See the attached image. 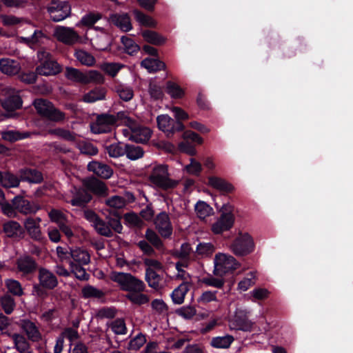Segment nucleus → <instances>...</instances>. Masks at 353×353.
Returning <instances> with one entry per match:
<instances>
[{
	"label": "nucleus",
	"mask_w": 353,
	"mask_h": 353,
	"mask_svg": "<svg viewBox=\"0 0 353 353\" xmlns=\"http://www.w3.org/2000/svg\"><path fill=\"white\" fill-rule=\"evenodd\" d=\"M124 123L125 126L121 130V132L123 135L128 140L144 143L150 139L152 134L150 128L140 125L137 121L130 117H126Z\"/></svg>",
	"instance_id": "1"
},
{
	"label": "nucleus",
	"mask_w": 353,
	"mask_h": 353,
	"mask_svg": "<svg viewBox=\"0 0 353 353\" xmlns=\"http://www.w3.org/2000/svg\"><path fill=\"white\" fill-rule=\"evenodd\" d=\"M65 76L70 81L82 84L103 83L104 82L103 76L99 71L94 70L83 72L77 68L67 67Z\"/></svg>",
	"instance_id": "2"
},
{
	"label": "nucleus",
	"mask_w": 353,
	"mask_h": 353,
	"mask_svg": "<svg viewBox=\"0 0 353 353\" xmlns=\"http://www.w3.org/2000/svg\"><path fill=\"white\" fill-rule=\"evenodd\" d=\"M88 31L81 37L73 28L67 26H58L55 27L53 35L56 39L65 45L72 46L77 43L85 44L89 40Z\"/></svg>",
	"instance_id": "3"
},
{
	"label": "nucleus",
	"mask_w": 353,
	"mask_h": 353,
	"mask_svg": "<svg viewBox=\"0 0 353 353\" xmlns=\"http://www.w3.org/2000/svg\"><path fill=\"white\" fill-rule=\"evenodd\" d=\"M240 267V263L231 255L225 253H217L214 259V275L223 277L232 273Z\"/></svg>",
	"instance_id": "4"
},
{
	"label": "nucleus",
	"mask_w": 353,
	"mask_h": 353,
	"mask_svg": "<svg viewBox=\"0 0 353 353\" xmlns=\"http://www.w3.org/2000/svg\"><path fill=\"white\" fill-rule=\"evenodd\" d=\"M111 279L117 283L123 290L129 292L143 291L145 285L143 281L128 273L114 272L111 274Z\"/></svg>",
	"instance_id": "5"
},
{
	"label": "nucleus",
	"mask_w": 353,
	"mask_h": 353,
	"mask_svg": "<svg viewBox=\"0 0 353 353\" xmlns=\"http://www.w3.org/2000/svg\"><path fill=\"white\" fill-rule=\"evenodd\" d=\"M150 179L153 184L163 189L173 188L179 183L177 180L169 177L168 166L165 165L154 166Z\"/></svg>",
	"instance_id": "6"
},
{
	"label": "nucleus",
	"mask_w": 353,
	"mask_h": 353,
	"mask_svg": "<svg viewBox=\"0 0 353 353\" xmlns=\"http://www.w3.org/2000/svg\"><path fill=\"white\" fill-rule=\"evenodd\" d=\"M40 64L37 68V72L43 76L55 75L61 70V67L54 61L50 54L45 51L38 53Z\"/></svg>",
	"instance_id": "7"
},
{
	"label": "nucleus",
	"mask_w": 353,
	"mask_h": 353,
	"mask_svg": "<svg viewBox=\"0 0 353 353\" xmlns=\"http://www.w3.org/2000/svg\"><path fill=\"white\" fill-rule=\"evenodd\" d=\"M230 250L236 256H245L254 250V242L248 233L241 234L230 245Z\"/></svg>",
	"instance_id": "8"
},
{
	"label": "nucleus",
	"mask_w": 353,
	"mask_h": 353,
	"mask_svg": "<svg viewBox=\"0 0 353 353\" xmlns=\"http://www.w3.org/2000/svg\"><path fill=\"white\" fill-rule=\"evenodd\" d=\"M48 12L54 21H61L68 17L71 13V8L67 1L52 0L48 6Z\"/></svg>",
	"instance_id": "9"
},
{
	"label": "nucleus",
	"mask_w": 353,
	"mask_h": 353,
	"mask_svg": "<svg viewBox=\"0 0 353 353\" xmlns=\"http://www.w3.org/2000/svg\"><path fill=\"white\" fill-rule=\"evenodd\" d=\"M234 215L231 206L223 205L221 217L212 225V230L214 234H221L230 229L234 224Z\"/></svg>",
	"instance_id": "10"
},
{
	"label": "nucleus",
	"mask_w": 353,
	"mask_h": 353,
	"mask_svg": "<svg viewBox=\"0 0 353 353\" xmlns=\"http://www.w3.org/2000/svg\"><path fill=\"white\" fill-rule=\"evenodd\" d=\"M252 322L248 318L247 312L241 309H237L229 321V327L232 330L249 332L252 330Z\"/></svg>",
	"instance_id": "11"
},
{
	"label": "nucleus",
	"mask_w": 353,
	"mask_h": 353,
	"mask_svg": "<svg viewBox=\"0 0 353 353\" xmlns=\"http://www.w3.org/2000/svg\"><path fill=\"white\" fill-rule=\"evenodd\" d=\"M159 128L164 132L167 136L173 134L176 131L183 129V125L181 121H174L168 114H161L157 118Z\"/></svg>",
	"instance_id": "12"
},
{
	"label": "nucleus",
	"mask_w": 353,
	"mask_h": 353,
	"mask_svg": "<svg viewBox=\"0 0 353 353\" xmlns=\"http://www.w3.org/2000/svg\"><path fill=\"white\" fill-rule=\"evenodd\" d=\"M12 203L14 209L23 214H35L41 208L37 203L29 201L20 196H15L12 199Z\"/></svg>",
	"instance_id": "13"
},
{
	"label": "nucleus",
	"mask_w": 353,
	"mask_h": 353,
	"mask_svg": "<svg viewBox=\"0 0 353 353\" xmlns=\"http://www.w3.org/2000/svg\"><path fill=\"white\" fill-rule=\"evenodd\" d=\"M116 122L113 115L102 114L98 116L94 123L91 124V130L94 134L110 132Z\"/></svg>",
	"instance_id": "14"
},
{
	"label": "nucleus",
	"mask_w": 353,
	"mask_h": 353,
	"mask_svg": "<svg viewBox=\"0 0 353 353\" xmlns=\"http://www.w3.org/2000/svg\"><path fill=\"white\" fill-rule=\"evenodd\" d=\"M70 194L65 196V200L73 206H83L92 199L90 194L82 188H73Z\"/></svg>",
	"instance_id": "15"
},
{
	"label": "nucleus",
	"mask_w": 353,
	"mask_h": 353,
	"mask_svg": "<svg viewBox=\"0 0 353 353\" xmlns=\"http://www.w3.org/2000/svg\"><path fill=\"white\" fill-rule=\"evenodd\" d=\"M155 228L163 238H168L172 234V226L168 214L165 212L159 213L154 219Z\"/></svg>",
	"instance_id": "16"
},
{
	"label": "nucleus",
	"mask_w": 353,
	"mask_h": 353,
	"mask_svg": "<svg viewBox=\"0 0 353 353\" xmlns=\"http://www.w3.org/2000/svg\"><path fill=\"white\" fill-rule=\"evenodd\" d=\"M60 231L66 236L69 240L77 239H85L87 236V232L79 225H71L68 220L58 226Z\"/></svg>",
	"instance_id": "17"
},
{
	"label": "nucleus",
	"mask_w": 353,
	"mask_h": 353,
	"mask_svg": "<svg viewBox=\"0 0 353 353\" xmlns=\"http://www.w3.org/2000/svg\"><path fill=\"white\" fill-rule=\"evenodd\" d=\"M88 169L103 179H110L113 174L112 169L108 165L95 161H91L88 164Z\"/></svg>",
	"instance_id": "18"
},
{
	"label": "nucleus",
	"mask_w": 353,
	"mask_h": 353,
	"mask_svg": "<svg viewBox=\"0 0 353 353\" xmlns=\"http://www.w3.org/2000/svg\"><path fill=\"white\" fill-rule=\"evenodd\" d=\"M38 278L40 285L46 289H53L58 284L54 274L46 268L39 269Z\"/></svg>",
	"instance_id": "19"
},
{
	"label": "nucleus",
	"mask_w": 353,
	"mask_h": 353,
	"mask_svg": "<svg viewBox=\"0 0 353 353\" xmlns=\"http://www.w3.org/2000/svg\"><path fill=\"white\" fill-rule=\"evenodd\" d=\"M21 325L23 330L26 332L30 340L39 341L41 339V334L34 323L26 319L21 321Z\"/></svg>",
	"instance_id": "20"
},
{
	"label": "nucleus",
	"mask_w": 353,
	"mask_h": 353,
	"mask_svg": "<svg viewBox=\"0 0 353 353\" xmlns=\"http://www.w3.org/2000/svg\"><path fill=\"white\" fill-rule=\"evenodd\" d=\"M111 22L123 32L132 30V26L128 14H114L110 16Z\"/></svg>",
	"instance_id": "21"
},
{
	"label": "nucleus",
	"mask_w": 353,
	"mask_h": 353,
	"mask_svg": "<svg viewBox=\"0 0 353 353\" xmlns=\"http://www.w3.org/2000/svg\"><path fill=\"white\" fill-rule=\"evenodd\" d=\"M21 69L20 65L17 61L5 58L0 60V70L8 75H14L17 74Z\"/></svg>",
	"instance_id": "22"
},
{
	"label": "nucleus",
	"mask_w": 353,
	"mask_h": 353,
	"mask_svg": "<svg viewBox=\"0 0 353 353\" xmlns=\"http://www.w3.org/2000/svg\"><path fill=\"white\" fill-rule=\"evenodd\" d=\"M3 230L9 237H19L23 236L24 231L20 224L14 221H10L3 224Z\"/></svg>",
	"instance_id": "23"
},
{
	"label": "nucleus",
	"mask_w": 353,
	"mask_h": 353,
	"mask_svg": "<svg viewBox=\"0 0 353 353\" xmlns=\"http://www.w3.org/2000/svg\"><path fill=\"white\" fill-rule=\"evenodd\" d=\"M17 269L23 274H29L33 272L36 268L34 261L29 256H21L17 262Z\"/></svg>",
	"instance_id": "24"
},
{
	"label": "nucleus",
	"mask_w": 353,
	"mask_h": 353,
	"mask_svg": "<svg viewBox=\"0 0 353 353\" xmlns=\"http://www.w3.org/2000/svg\"><path fill=\"white\" fill-rule=\"evenodd\" d=\"M190 284L188 281H183L172 293V299L174 303L181 304L184 301L185 296L188 292Z\"/></svg>",
	"instance_id": "25"
},
{
	"label": "nucleus",
	"mask_w": 353,
	"mask_h": 353,
	"mask_svg": "<svg viewBox=\"0 0 353 353\" xmlns=\"http://www.w3.org/2000/svg\"><path fill=\"white\" fill-rule=\"evenodd\" d=\"M21 42L26 43L30 48H34L44 42L47 39L46 35L40 30H34L33 34L30 37H19Z\"/></svg>",
	"instance_id": "26"
},
{
	"label": "nucleus",
	"mask_w": 353,
	"mask_h": 353,
	"mask_svg": "<svg viewBox=\"0 0 353 353\" xmlns=\"http://www.w3.org/2000/svg\"><path fill=\"white\" fill-rule=\"evenodd\" d=\"M85 185L90 190L99 196H105L108 194L105 183L95 178L88 180Z\"/></svg>",
	"instance_id": "27"
},
{
	"label": "nucleus",
	"mask_w": 353,
	"mask_h": 353,
	"mask_svg": "<svg viewBox=\"0 0 353 353\" xmlns=\"http://www.w3.org/2000/svg\"><path fill=\"white\" fill-rule=\"evenodd\" d=\"M24 227L32 238L36 240L41 239V232L36 220L32 218L27 219L24 222Z\"/></svg>",
	"instance_id": "28"
},
{
	"label": "nucleus",
	"mask_w": 353,
	"mask_h": 353,
	"mask_svg": "<svg viewBox=\"0 0 353 353\" xmlns=\"http://www.w3.org/2000/svg\"><path fill=\"white\" fill-rule=\"evenodd\" d=\"M20 178L22 181H26L32 183H38L42 181L41 174L31 169H23L20 171Z\"/></svg>",
	"instance_id": "29"
},
{
	"label": "nucleus",
	"mask_w": 353,
	"mask_h": 353,
	"mask_svg": "<svg viewBox=\"0 0 353 353\" xmlns=\"http://www.w3.org/2000/svg\"><path fill=\"white\" fill-rule=\"evenodd\" d=\"M70 256L79 265H87L90 261V256L87 250L76 248L70 250Z\"/></svg>",
	"instance_id": "30"
},
{
	"label": "nucleus",
	"mask_w": 353,
	"mask_h": 353,
	"mask_svg": "<svg viewBox=\"0 0 353 353\" xmlns=\"http://www.w3.org/2000/svg\"><path fill=\"white\" fill-rule=\"evenodd\" d=\"M208 183L214 188L225 192H230L234 189L232 185L216 176L209 177Z\"/></svg>",
	"instance_id": "31"
},
{
	"label": "nucleus",
	"mask_w": 353,
	"mask_h": 353,
	"mask_svg": "<svg viewBox=\"0 0 353 353\" xmlns=\"http://www.w3.org/2000/svg\"><path fill=\"white\" fill-rule=\"evenodd\" d=\"M93 30H99L101 32V35L96 39H91L92 45L98 50H105L108 47L109 43L108 34L103 32V29L101 28L94 27Z\"/></svg>",
	"instance_id": "32"
},
{
	"label": "nucleus",
	"mask_w": 353,
	"mask_h": 353,
	"mask_svg": "<svg viewBox=\"0 0 353 353\" xmlns=\"http://www.w3.org/2000/svg\"><path fill=\"white\" fill-rule=\"evenodd\" d=\"M141 65L145 68L149 72H155L164 69L165 65L161 61L157 59L146 58L143 59Z\"/></svg>",
	"instance_id": "33"
},
{
	"label": "nucleus",
	"mask_w": 353,
	"mask_h": 353,
	"mask_svg": "<svg viewBox=\"0 0 353 353\" xmlns=\"http://www.w3.org/2000/svg\"><path fill=\"white\" fill-rule=\"evenodd\" d=\"M105 91L102 88H95L86 93L83 97V101L86 103H94L105 98Z\"/></svg>",
	"instance_id": "34"
},
{
	"label": "nucleus",
	"mask_w": 353,
	"mask_h": 353,
	"mask_svg": "<svg viewBox=\"0 0 353 353\" xmlns=\"http://www.w3.org/2000/svg\"><path fill=\"white\" fill-rule=\"evenodd\" d=\"M22 105V101L19 94H14L8 97L2 102L3 108L8 111L19 109Z\"/></svg>",
	"instance_id": "35"
},
{
	"label": "nucleus",
	"mask_w": 353,
	"mask_h": 353,
	"mask_svg": "<svg viewBox=\"0 0 353 353\" xmlns=\"http://www.w3.org/2000/svg\"><path fill=\"white\" fill-rule=\"evenodd\" d=\"M74 57L82 65L86 66H92L96 61L94 57L90 53L83 50H76Z\"/></svg>",
	"instance_id": "36"
},
{
	"label": "nucleus",
	"mask_w": 353,
	"mask_h": 353,
	"mask_svg": "<svg viewBox=\"0 0 353 353\" xmlns=\"http://www.w3.org/2000/svg\"><path fill=\"white\" fill-rule=\"evenodd\" d=\"M256 280V272H249L245 277L239 282L237 290L240 292L247 291L251 286L255 284Z\"/></svg>",
	"instance_id": "37"
},
{
	"label": "nucleus",
	"mask_w": 353,
	"mask_h": 353,
	"mask_svg": "<svg viewBox=\"0 0 353 353\" xmlns=\"http://www.w3.org/2000/svg\"><path fill=\"white\" fill-rule=\"evenodd\" d=\"M115 91L119 98L124 101H129L134 97L132 88L125 84L118 85L115 88Z\"/></svg>",
	"instance_id": "38"
},
{
	"label": "nucleus",
	"mask_w": 353,
	"mask_h": 353,
	"mask_svg": "<svg viewBox=\"0 0 353 353\" xmlns=\"http://www.w3.org/2000/svg\"><path fill=\"white\" fill-rule=\"evenodd\" d=\"M234 341V337L227 334L222 336H216L212 338L211 341L212 346L216 348H228Z\"/></svg>",
	"instance_id": "39"
},
{
	"label": "nucleus",
	"mask_w": 353,
	"mask_h": 353,
	"mask_svg": "<svg viewBox=\"0 0 353 353\" xmlns=\"http://www.w3.org/2000/svg\"><path fill=\"white\" fill-rule=\"evenodd\" d=\"M143 291H133L128 292L126 298L130 300L133 304L143 305L148 303L150 299L148 295L143 294Z\"/></svg>",
	"instance_id": "40"
},
{
	"label": "nucleus",
	"mask_w": 353,
	"mask_h": 353,
	"mask_svg": "<svg viewBox=\"0 0 353 353\" xmlns=\"http://www.w3.org/2000/svg\"><path fill=\"white\" fill-rule=\"evenodd\" d=\"M101 18V15L99 13L90 12L84 15L81 19L76 23V26H87L91 28L94 24Z\"/></svg>",
	"instance_id": "41"
},
{
	"label": "nucleus",
	"mask_w": 353,
	"mask_h": 353,
	"mask_svg": "<svg viewBox=\"0 0 353 353\" xmlns=\"http://www.w3.org/2000/svg\"><path fill=\"white\" fill-rule=\"evenodd\" d=\"M133 13L135 19L141 26L149 28H154L156 26L157 22L151 17L138 10H134Z\"/></svg>",
	"instance_id": "42"
},
{
	"label": "nucleus",
	"mask_w": 353,
	"mask_h": 353,
	"mask_svg": "<svg viewBox=\"0 0 353 353\" xmlns=\"http://www.w3.org/2000/svg\"><path fill=\"white\" fill-rule=\"evenodd\" d=\"M142 36L147 42L154 45H162L166 41L165 37L153 31H145Z\"/></svg>",
	"instance_id": "43"
},
{
	"label": "nucleus",
	"mask_w": 353,
	"mask_h": 353,
	"mask_svg": "<svg viewBox=\"0 0 353 353\" xmlns=\"http://www.w3.org/2000/svg\"><path fill=\"white\" fill-rule=\"evenodd\" d=\"M195 211L197 216L205 219L213 213V209L204 201H198L195 205Z\"/></svg>",
	"instance_id": "44"
},
{
	"label": "nucleus",
	"mask_w": 353,
	"mask_h": 353,
	"mask_svg": "<svg viewBox=\"0 0 353 353\" xmlns=\"http://www.w3.org/2000/svg\"><path fill=\"white\" fill-rule=\"evenodd\" d=\"M143 150L141 147L134 145H126L125 154L130 160H137L143 156Z\"/></svg>",
	"instance_id": "45"
},
{
	"label": "nucleus",
	"mask_w": 353,
	"mask_h": 353,
	"mask_svg": "<svg viewBox=\"0 0 353 353\" xmlns=\"http://www.w3.org/2000/svg\"><path fill=\"white\" fill-rule=\"evenodd\" d=\"M0 182L1 185L6 188H15L19 184V180L18 178L9 172L3 174L1 173Z\"/></svg>",
	"instance_id": "46"
},
{
	"label": "nucleus",
	"mask_w": 353,
	"mask_h": 353,
	"mask_svg": "<svg viewBox=\"0 0 353 353\" xmlns=\"http://www.w3.org/2000/svg\"><path fill=\"white\" fill-rule=\"evenodd\" d=\"M33 104L37 112L43 117H46L48 112L53 106L52 103L42 99H36Z\"/></svg>",
	"instance_id": "47"
},
{
	"label": "nucleus",
	"mask_w": 353,
	"mask_h": 353,
	"mask_svg": "<svg viewBox=\"0 0 353 353\" xmlns=\"http://www.w3.org/2000/svg\"><path fill=\"white\" fill-rule=\"evenodd\" d=\"M48 132V134L54 135L58 138H61L66 141H75V134L72 133L69 130L63 128H58L52 130H49Z\"/></svg>",
	"instance_id": "48"
},
{
	"label": "nucleus",
	"mask_w": 353,
	"mask_h": 353,
	"mask_svg": "<svg viewBox=\"0 0 353 353\" xmlns=\"http://www.w3.org/2000/svg\"><path fill=\"white\" fill-rule=\"evenodd\" d=\"M70 272L79 280L85 281L89 279V274L79 264H75L73 261L70 262Z\"/></svg>",
	"instance_id": "49"
},
{
	"label": "nucleus",
	"mask_w": 353,
	"mask_h": 353,
	"mask_svg": "<svg viewBox=\"0 0 353 353\" xmlns=\"http://www.w3.org/2000/svg\"><path fill=\"white\" fill-rule=\"evenodd\" d=\"M123 67L122 64L117 63H104L100 68L108 75L114 77Z\"/></svg>",
	"instance_id": "50"
},
{
	"label": "nucleus",
	"mask_w": 353,
	"mask_h": 353,
	"mask_svg": "<svg viewBox=\"0 0 353 353\" xmlns=\"http://www.w3.org/2000/svg\"><path fill=\"white\" fill-rule=\"evenodd\" d=\"M145 280L148 285L155 290H158L161 286V278L156 272H145Z\"/></svg>",
	"instance_id": "51"
},
{
	"label": "nucleus",
	"mask_w": 353,
	"mask_h": 353,
	"mask_svg": "<svg viewBox=\"0 0 353 353\" xmlns=\"http://www.w3.org/2000/svg\"><path fill=\"white\" fill-rule=\"evenodd\" d=\"M166 92L174 99H180L184 94L183 89L176 83L171 81L168 82L166 84Z\"/></svg>",
	"instance_id": "52"
},
{
	"label": "nucleus",
	"mask_w": 353,
	"mask_h": 353,
	"mask_svg": "<svg viewBox=\"0 0 353 353\" xmlns=\"http://www.w3.org/2000/svg\"><path fill=\"white\" fill-rule=\"evenodd\" d=\"M16 348L21 353H31L29 345L25 338L19 334H14L12 336Z\"/></svg>",
	"instance_id": "53"
},
{
	"label": "nucleus",
	"mask_w": 353,
	"mask_h": 353,
	"mask_svg": "<svg viewBox=\"0 0 353 353\" xmlns=\"http://www.w3.org/2000/svg\"><path fill=\"white\" fill-rule=\"evenodd\" d=\"M214 247L210 243H200L197 245L196 252L201 257H207L214 252Z\"/></svg>",
	"instance_id": "54"
},
{
	"label": "nucleus",
	"mask_w": 353,
	"mask_h": 353,
	"mask_svg": "<svg viewBox=\"0 0 353 353\" xmlns=\"http://www.w3.org/2000/svg\"><path fill=\"white\" fill-rule=\"evenodd\" d=\"M48 216L52 222L55 223L58 226L68 221L67 216L61 211L52 209L48 212Z\"/></svg>",
	"instance_id": "55"
},
{
	"label": "nucleus",
	"mask_w": 353,
	"mask_h": 353,
	"mask_svg": "<svg viewBox=\"0 0 353 353\" xmlns=\"http://www.w3.org/2000/svg\"><path fill=\"white\" fill-rule=\"evenodd\" d=\"M145 236L157 249L163 250V244L157 234L152 230L148 229Z\"/></svg>",
	"instance_id": "56"
},
{
	"label": "nucleus",
	"mask_w": 353,
	"mask_h": 353,
	"mask_svg": "<svg viewBox=\"0 0 353 353\" xmlns=\"http://www.w3.org/2000/svg\"><path fill=\"white\" fill-rule=\"evenodd\" d=\"M1 136L4 140L9 141H15L17 140L27 138L29 136V134L26 132L21 133L17 131L10 130L3 132L1 133Z\"/></svg>",
	"instance_id": "57"
},
{
	"label": "nucleus",
	"mask_w": 353,
	"mask_h": 353,
	"mask_svg": "<svg viewBox=\"0 0 353 353\" xmlns=\"http://www.w3.org/2000/svg\"><path fill=\"white\" fill-rule=\"evenodd\" d=\"M121 41L125 48V50L130 54H132L139 50V46L128 36L121 37Z\"/></svg>",
	"instance_id": "58"
},
{
	"label": "nucleus",
	"mask_w": 353,
	"mask_h": 353,
	"mask_svg": "<svg viewBox=\"0 0 353 353\" xmlns=\"http://www.w3.org/2000/svg\"><path fill=\"white\" fill-rule=\"evenodd\" d=\"M96 231L101 235L111 236L112 235V230L108 224L99 219L93 225Z\"/></svg>",
	"instance_id": "59"
},
{
	"label": "nucleus",
	"mask_w": 353,
	"mask_h": 353,
	"mask_svg": "<svg viewBox=\"0 0 353 353\" xmlns=\"http://www.w3.org/2000/svg\"><path fill=\"white\" fill-rule=\"evenodd\" d=\"M217 291L207 290L203 292L198 298L197 302L199 303L205 305L210 302L217 301L216 296Z\"/></svg>",
	"instance_id": "60"
},
{
	"label": "nucleus",
	"mask_w": 353,
	"mask_h": 353,
	"mask_svg": "<svg viewBox=\"0 0 353 353\" xmlns=\"http://www.w3.org/2000/svg\"><path fill=\"white\" fill-rule=\"evenodd\" d=\"M82 294L84 298H100L103 296V292L92 285L85 286L82 290Z\"/></svg>",
	"instance_id": "61"
},
{
	"label": "nucleus",
	"mask_w": 353,
	"mask_h": 353,
	"mask_svg": "<svg viewBox=\"0 0 353 353\" xmlns=\"http://www.w3.org/2000/svg\"><path fill=\"white\" fill-rule=\"evenodd\" d=\"M105 204L115 209H120L126 205L125 199L121 196H113L105 200Z\"/></svg>",
	"instance_id": "62"
},
{
	"label": "nucleus",
	"mask_w": 353,
	"mask_h": 353,
	"mask_svg": "<svg viewBox=\"0 0 353 353\" xmlns=\"http://www.w3.org/2000/svg\"><path fill=\"white\" fill-rule=\"evenodd\" d=\"M125 224L130 227H142L143 223L141 218L134 213H128L124 215Z\"/></svg>",
	"instance_id": "63"
},
{
	"label": "nucleus",
	"mask_w": 353,
	"mask_h": 353,
	"mask_svg": "<svg viewBox=\"0 0 353 353\" xmlns=\"http://www.w3.org/2000/svg\"><path fill=\"white\" fill-rule=\"evenodd\" d=\"M6 284L8 291L16 296H21L23 294V289L20 283L14 279H8Z\"/></svg>",
	"instance_id": "64"
}]
</instances>
